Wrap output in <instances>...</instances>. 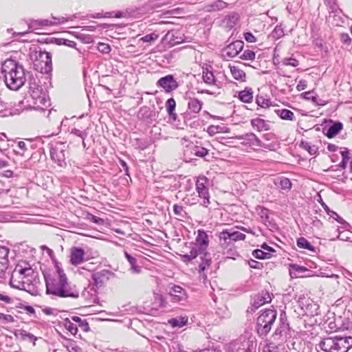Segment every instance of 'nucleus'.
<instances>
[{"label":"nucleus","mask_w":352,"mask_h":352,"mask_svg":"<svg viewBox=\"0 0 352 352\" xmlns=\"http://www.w3.org/2000/svg\"><path fill=\"white\" fill-rule=\"evenodd\" d=\"M256 346L254 338L243 336L233 343L232 352H255Z\"/></svg>","instance_id":"9"},{"label":"nucleus","mask_w":352,"mask_h":352,"mask_svg":"<svg viewBox=\"0 0 352 352\" xmlns=\"http://www.w3.org/2000/svg\"><path fill=\"white\" fill-rule=\"evenodd\" d=\"M72 320L76 322L83 331L87 332L89 331V324L85 320H82L81 318L74 316L72 317Z\"/></svg>","instance_id":"40"},{"label":"nucleus","mask_w":352,"mask_h":352,"mask_svg":"<svg viewBox=\"0 0 352 352\" xmlns=\"http://www.w3.org/2000/svg\"><path fill=\"white\" fill-rule=\"evenodd\" d=\"M173 212L175 214L180 217H184L186 214V212L184 210L183 206L175 204L173 206Z\"/></svg>","instance_id":"51"},{"label":"nucleus","mask_w":352,"mask_h":352,"mask_svg":"<svg viewBox=\"0 0 352 352\" xmlns=\"http://www.w3.org/2000/svg\"><path fill=\"white\" fill-rule=\"evenodd\" d=\"M208 183V179L205 176L198 177L196 181V191L199 198L203 200L201 204L205 207H207L210 204V194L206 186Z\"/></svg>","instance_id":"11"},{"label":"nucleus","mask_w":352,"mask_h":352,"mask_svg":"<svg viewBox=\"0 0 352 352\" xmlns=\"http://www.w3.org/2000/svg\"><path fill=\"white\" fill-rule=\"evenodd\" d=\"M72 321V318L70 319L65 318L63 322L65 328L69 331L71 334L75 336L78 332V327L76 324H74Z\"/></svg>","instance_id":"38"},{"label":"nucleus","mask_w":352,"mask_h":352,"mask_svg":"<svg viewBox=\"0 0 352 352\" xmlns=\"http://www.w3.org/2000/svg\"><path fill=\"white\" fill-rule=\"evenodd\" d=\"M276 186L280 187L283 190H289L292 188L291 181L285 177H280L274 181Z\"/></svg>","instance_id":"30"},{"label":"nucleus","mask_w":352,"mask_h":352,"mask_svg":"<svg viewBox=\"0 0 352 352\" xmlns=\"http://www.w3.org/2000/svg\"><path fill=\"white\" fill-rule=\"evenodd\" d=\"M283 64L287 66H292L294 67H297L299 65V62L298 60L294 58H285L283 60Z\"/></svg>","instance_id":"50"},{"label":"nucleus","mask_w":352,"mask_h":352,"mask_svg":"<svg viewBox=\"0 0 352 352\" xmlns=\"http://www.w3.org/2000/svg\"><path fill=\"white\" fill-rule=\"evenodd\" d=\"M252 255L258 259H265L270 257L271 254L270 252H265L262 250H255L252 252Z\"/></svg>","instance_id":"45"},{"label":"nucleus","mask_w":352,"mask_h":352,"mask_svg":"<svg viewBox=\"0 0 352 352\" xmlns=\"http://www.w3.org/2000/svg\"><path fill=\"white\" fill-rule=\"evenodd\" d=\"M55 268L56 272L52 276H45L46 293L53 298H78L80 289L68 279L64 270L57 263Z\"/></svg>","instance_id":"1"},{"label":"nucleus","mask_w":352,"mask_h":352,"mask_svg":"<svg viewBox=\"0 0 352 352\" xmlns=\"http://www.w3.org/2000/svg\"><path fill=\"white\" fill-rule=\"evenodd\" d=\"M236 139L243 140V143L245 144L271 149V145L263 143L262 141L253 133H248L245 135L237 136Z\"/></svg>","instance_id":"15"},{"label":"nucleus","mask_w":352,"mask_h":352,"mask_svg":"<svg viewBox=\"0 0 352 352\" xmlns=\"http://www.w3.org/2000/svg\"><path fill=\"white\" fill-rule=\"evenodd\" d=\"M284 36L283 29L280 26H276L274 30L272 33V36L273 38L277 40Z\"/></svg>","instance_id":"48"},{"label":"nucleus","mask_w":352,"mask_h":352,"mask_svg":"<svg viewBox=\"0 0 352 352\" xmlns=\"http://www.w3.org/2000/svg\"><path fill=\"white\" fill-rule=\"evenodd\" d=\"M302 147L307 151L309 154L314 155L317 152V147L315 146L310 145L308 142H301Z\"/></svg>","instance_id":"49"},{"label":"nucleus","mask_w":352,"mask_h":352,"mask_svg":"<svg viewBox=\"0 0 352 352\" xmlns=\"http://www.w3.org/2000/svg\"><path fill=\"white\" fill-rule=\"evenodd\" d=\"M230 72L232 77L238 80L245 81V72L236 66H230Z\"/></svg>","instance_id":"33"},{"label":"nucleus","mask_w":352,"mask_h":352,"mask_svg":"<svg viewBox=\"0 0 352 352\" xmlns=\"http://www.w3.org/2000/svg\"><path fill=\"white\" fill-rule=\"evenodd\" d=\"M0 320H3L5 323H10L13 322L14 319V317L11 315L0 313Z\"/></svg>","instance_id":"58"},{"label":"nucleus","mask_w":352,"mask_h":352,"mask_svg":"<svg viewBox=\"0 0 352 352\" xmlns=\"http://www.w3.org/2000/svg\"><path fill=\"white\" fill-rule=\"evenodd\" d=\"M65 151L66 146L63 143H57L51 148V158L60 167H64L66 165Z\"/></svg>","instance_id":"12"},{"label":"nucleus","mask_w":352,"mask_h":352,"mask_svg":"<svg viewBox=\"0 0 352 352\" xmlns=\"http://www.w3.org/2000/svg\"><path fill=\"white\" fill-rule=\"evenodd\" d=\"M41 250L43 251H45L47 255L52 258L54 259V253L52 250L47 247L46 245H42L41 247Z\"/></svg>","instance_id":"62"},{"label":"nucleus","mask_w":352,"mask_h":352,"mask_svg":"<svg viewBox=\"0 0 352 352\" xmlns=\"http://www.w3.org/2000/svg\"><path fill=\"white\" fill-rule=\"evenodd\" d=\"M276 318V311L267 309L261 313L256 320V330L259 336H265L271 330Z\"/></svg>","instance_id":"6"},{"label":"nucleus","mask_w":352,"mask_h":352,"mask_svg":"<svg viewBox=\"0 0 352 352\" xmlns=\"http://www.w3.org/2000/svg\"><path fill=\"white\" fill-rule=\"evenodd\" d=\"M209 245V239L207 233L204 230H199L197 231V236L195 239V243L192 245L191 248L196 250L200 254L201 262L199 267L200 271H204L207 267L210 265L211 258L210 254L207 252V249Z\"/></svg>","instance_id":"4"},{"label":"nucleus","mask_w":352,"mask_h":352,"mask_svg":"<svg viewBox=\"0 0 352 352\" xmlns=\"http://www.w3.org/2000/svg\"><path fill=\"white\" fill-rule=\"evenodd\" d=\"M34 68L41 74H49L52 70V55L45 51L35 52Z\"/></svg>","instance_id":"7"},{"label":"nucleus","mask_w":352,"mask_h":352,"mask_svg":"<svg viewBox=\"0 0 352 352\" xmlns=\"http://www.w3.org/2000/svg\"><path fill=\"white\" fill-rule=\"evenodd\" d=\"M34 106L32 108L35 110L44 111L49 106V100L45 98V94L36 96V100H33Z\"/></svg>","instance_id":"27"},{"label":"nucleus","mask_w":352,"mask_h":352,"mask_svg":"<svg viewBox=\"0 0 352 352\" xmlns=\"http://www.w3.org/2000/svg\"><path fill=\"white\" fill-rule=\"evenodd\" d=\"M307 81L305 80H300L298 82V84L296 86V89L298 91H300L302 90H304L307 87Z\"/></svg>","instance_id":"61"},{"label":"nucleus","mask_w":352,"mask_h":352,"mask_svg":"<svg viewBox=\"0 0 352 352\" xmlns=\"http://www.w3.org/2000/svg\"><path fill=\"white\" fill-rule=\"evenodd\" d=\"M252 89H245L239 93V98L244 102H250L253 98Z\"/></svg>","instance_id":"39"},{"label":"nucleus","mask_w":352,"mask_h":352,"mask_svg":"<svg viewBox=\"0 0 352 352\" xmlns=\"http://www.w3.org/2000/svg\"><path fill=\"white\" fill-rule=\"evenodd\" d=\"M244 38L249 43H255L256 41V37L251 32L245 33Z\"/></svg>","instance_id":"60"},{"label":"nucleus","mask_w":352,"mask_h":352,"mask_svg":"<svg viewBox=\"0 0 352 352\" xmlns=\"http://www.w3.org/2000/svg\"><path fill=\"white\" fill-rule=\"evenodd\" d=\"M68 348L70 352H81V349L75 342H71Z\"/></svg>","instance_id":"63"},{"label":"nucleus","mask_w":352,"mask_h":352,"mask_svg":"<svg viewBox=\"0 0 352 352\" xmlns=\"http://www.w3.org/2000/svg\"><path fill=\"white\" fill-rule=\"evenodd\" d=\"M21 111V109L13 107L12 102H6L0 98V116L18 115Z\"/></svg>","instance_id":"19"},{"label":"nucleus","mask_w":352,"mask_h":352,"mask_svg":"<svg viewBox=\"0 0 352 352\" xmlns=\"http://www.w3.org/2000/svg\"><path fill=\"white\" fill-rule=\"evenodd\" d=\"M184 35L178 31H168L162 38V43L168 47H173L183 43Z\"/></svg>","instance_id":"14"},{"label":"nucleus","mask_w":352,"mask_h":352,"mask_svg":"<svg viewBox=\"0 0 352 352\" xmlns=\"http://www.w3.org/2000/svg\"><path fill=\"white\" fill-rule=\"evenodd\" d=\"M243 48V42L241 41H236L229 44L223 50V56L228 58H234L236 56Z\"/></svg>","instance_id":"17"},{"label":"nucleus","mask_w":352,"mask_h":352,"mask_svg":"<svg viewBox=\"0 0 352 352\" xmlns=\"http://www.w3.org/2000/svg\"><path fill=\"white\" fill-rule=\"evenodd\" d=\"M168 294L171 297V300L173 302H180L186 298L185 290L179 285H170Z\"/></svg>","instance_id":"21"},{"label":"nucleus","mask_w":352,"mask_h":352,"mask_svg":"<svg viewBox=\"0 0 352 352\" xmlns=\"http://www.w3.org/2000/svg\"><path fill=\"white\" fill-rule=\"evenodd\" d=\"M10 250L5 246H0V278H4L8 267V254Z\"/></svg>","instance_id":"18"},{"label":"nucleus","mask_w":352,"mask_h":352,"mask_svg":"<svg viewBox=\"0 0 352 352\" xmlns=\"http://www.w3.org/2000/svg\"><path fill=\"white\" fill-rule=\"evenodd\" d=\"M176 107V102L174 98H170L167 100L166 102V109L168 114L170 116V117L173 118L174 120H176L177 115L175 113Z\"/></svg>","instance_id":"31"},{"label":"nucleus","mask_w":352,"mask_h":352,"mask_svg":"<svg viewBox=\"0 0 352 352\" xmlns=\"http://www.w3.org/2000/svg\"><path fill=\"white\" fill-rule=\"evenodd\" d=\"M203 106V102L195 98H190L188 102V109L194 113H198Z\"/></svg>","instance_id":"28"},{"label":"nucleus","mask_w":352,"mask_h":352,"mask_svg":"<svg viewBox=\"0 0 352 352\" xmlns=\"http://www.w3.org/2000/svg\"><path fill=\"white\" fill-rule=\"evenodd\" d=\"M35 274H30L29 276L23 274L22 281L24 282V287L19 288L20 290H24L30 292L33 289L34 287L32 283V279Z\"/></svg>","instance_id":"35"},{"label":"nucleus","mask_w":352,"mask_h":352,"mask_svg":"<svg viewBox=\"0 0 352 352\" xmlns=\"http://www.w3.org/2000/svg\"><path fill=\"white\" fill-rule=\"evenodd\" d=\"M89 16L94 19L110 18L113 17V12H105L104 14L102 13H95L91 14Z\"/></svg>","instance_id":"56"},{"label":"nucleus","mask_w":352,"mask_h":352,"mask_svg":"<svg viewBox=\"0 0 352 352\" xmlns=\"http://www.w3.org/2000/svg\"><path fill=\"white\" fill-rule=\"evenodd\" d=\"M1 73L7 87L12 90H18L26 80L23 65L12 59H7L3 62Z\"/></svg>","instance_id":"2"},{"label":"nucleus","mask_w":352,"mask_h":352,"mask_svg":"<svg viewBox=\"0 0 352 352\" xmlns=\"http://www.w3.org/2000/svg\"><path fill=\"white\" fill-rule=\"evenodd\" d=\"M158 87H162L166 92H170L176 89L178 83L172 75H167L160 78L157 82Z\"/></svg>","instance_id":"16"},{"label":"nucleus","mask_w":352,"mask_h":352,"mask_svg":"<svg viewBox=\"0 0 352 352\" xmlns=\"http://www.w3.org/2000/svg\"><path fill=\"white\" fill-rule=\"evenodd\" d=\"M319 345L325 352H347L352 347V337H329L324 338Z\"/></svg>","instance_id":"5"},{"label":"nucleus","mask_w":352,"mask_h":352,"mask_svg":"<svg viewBox=\"0 0 352 352\" xmlns=\"http://www.w3.org/2000/svg\"><path fill=\"white\" fill-rule=\"evenodd\" d=\"M201 69H202V74H204L206 73H212V66L210 63H204L201 65Z\"/></svg>","instance_id":"57"},{"label":"nucleus","mask_w":352,"mask_h":352,"mask_svg":"<svg viewBox=\"0 0 352 352\" xmlns=\"http://www.w3.org/2000/svg\"><path fill=\"white\" fill-rule=\"evenodd\" d=\"M271 300L272 298L269 293L267 292H262L261 293L254 296L252 302L251 309L254 311L261 306L271 302Z\"/></svg>","instance_id":"20"},{"label":"nucleus","mask_w":352,"mask_h":352,"mask_svg":"<svg viewBox=\"0 0 352 352\" xmlns=\"http://www.w3.org/2000/svg\"><path fill=\"white\" fill-rule=\"evenodd\" d=\"M327 324L330 331H337L340 329L335 321H329Z\"/></svg>","instance_id":"64"},{"label":"nucleus","mask_w":352,"mask_h":352,"mask_svg":"<svg viewBox=\"0 0 352 352\" xmlns=\"http://www.w3.org/2000/svg\"><path fill=\"white\" fill-rule=\"evenodd\" d=\"M308 272H309V270L306 267L300 266L296 264L289 265V273L294 278L303 277V274Z\"/></svg>","instance_id":"26"},{"label":"nucleus","mask_w":352,"mask_h":352,"mask_svg":"<svg viewBox=\"0 0 352 352\" xmlns=\"http://www.w3.org/2000/svg\"><path fill=\"white\" fill-rule=\"evenodd\" d=\"M223 128L221 127V126H210L208 128V133L210 135H213L216 133H221V130L223 129Z\"/></svg>","instance_id":"54"},{"label":"nucleus","mask_w":352,"mask_h":352,"mask_svg":"<svg viewBox=\"0 0 352 352\" xmlns=\"http://www.w3.org/2000/svg\"><path fill=\"white\" fill-rule=\"evenodd\" d=\"M85 252L81 248L73 247L70 251V263L73 265H78L85 261Z\"/></svg>","instance_id":"22"},{"label":"nucleus","mask_w":352,"mask_h":352,"mask_svg":"<svg viewBox=\"0 0 352 352\" xmlns=\"http://www.w3.org/2000/svg\"><path fill=\"white\" fill-rule=\"evenodd\" d=\"M71 134L80 138L82 140L83 146L85 147V139L87 135V133L85 131H80L75 128L72 130Z\"/></svg>","instance_id":"46"},{"label":"nucleus","mask_w":352,"mask_h":352,"mask_svg":"<svg viewBox=\"0 0 352 352\" xmlns=\"http://www.w3.org/2000/svg\"><path fill=\"white\" fill-rule=\"evenodd\" d=\"M114 274L108 270H102L91 274L93 287L90 290L93 292L89 295V292L85 289L82 296L86 298L88 303H96L98 300L96 289L101 288L112 277Z\"/></svg>","instance_id":"3"},{"label":"nucleus","mask_w":352,"mask_h":352,"mask_svg":"<svg viewBox=\"0 0 352 352\" xmlns=\"http://www.w3.org/2000/svg\"><path fill=\"white\" fill-rule=\"evenodd\" d=\"M99 52L103 54H108L111 51V47L108 44L100 43L98 47Z\"/></svg>","instance_id":"55"},{"label":"nucleus","mask_w":352,"mask_h":352,"mask_svg":"<svg viewBox=\"0 0 352 352\" xmlns=\"http://www.w3.org/2000/svg\"><path fill=\"white\" fill-rule=\"evenodd\" d=\"M251 125L254 129L258 132L269 131L270 129L269 121H266L260 118L252 119Z\"/></svg>","instance_id":"24"},{"label":"nucleus","mask_w":352,"mask_h":352,"mask_svg":"<svg viewBox=\"0 0 352 352\" xmlns=\"http://www.w3.org/2000/svg\"><path fill=\"white\" fill-rule=\"evenodd\" d=\"M124 256L131 265L129 268L131 273L133 274H140L142 272V267L138 265L137 259L126 251L124 252Z\"/></svg>","instance_id":"25"},{"label":"nucleus","mask_w":352,"mask_h":352,"mask_svg":"<svg viewBox=\"0 0 352 352\" xmlns=\"http://www.w3.org/2000/svg\"><path fill=\"white\" fill-rule=\"evenodd\" d=\"M53 20L48 19H38V20H31L28 23L29 29L32 30H38L41 26H52L64 24L68 21L72 20V18H65L64 16L56 17L52 16Z\"/></svg>","instance_id":"10"},{"label":"nucleus","mask_w":352,"mask_h":352,"mask_svg":"<svg viewBox=\"0 0 352 352\" xmlns=\"http://www.w3.org/2000/svg\"><path fill=\"white\" fill-rule=\"evenodd\" d=\"M25 265L24 267L20 264L17 265L12 272L10 279V285L12 287L18 289L24 287L25 283L22 281L23 274L29 276L30 274H35L34 270L28 264Z\"/></svg>","instance_id":"8"},{"label":"nucleus","mask_w":352,"mask_h":352,"mask_svg":"<svg viewBox=\"0 0 352 352\" xmlns=\"http://www.w3.org/2000/svg\"><path fill=\"white\" fill-rule=\"evenodd\" d=\"M342 129V124L341 122H336L328 129L326 135L329 138H333L338 135Z\"/></svg>","instance_id":"32"},{"label":"nucleus","mask_w":352,"mask_h":352,"mask_svg":"<svg viewBox=\"0 0 352 352\" xmlns=\"http://www.w3.org/2000/svg\"><path fill=\"white\" fill-rule=\"evenodd\" d=\"M227 7V3L222 0H217L208 6V11H216L222 10Z\"/></svg>","instance_id":"41"},{"label":"nucleus","mask_w":352,"mask_h":352,"mask_svg":"<svg viewBox=\"0 0 352 352\" xmlns=\"http://www.w3.org/2000/svg\"><path fill=\"white\" fill-rule=\"evenodd\" d=\"M255 53L252 50H245L241 56V58L243 60H254L255 58Z\"/></svg>","instance_id":"52"},{"label":"nucleus","mask_w":352,"mask_h":352,"mask_svg":"<svg viewBox=\"0 0 352 352\" xmlns=\"http://www.w3.org/2000/svg\"><path fill=\"white\" fill-rule=\"evenodd\" d=\"M189 151L190 152V153L201 157L206 156L208 153V149L195 145H192L191 147L189 148Z\"/></svg>","instance_id":"36"},{"label":"nucleus","mask_w":352,"mask_h":352,"mask_svg":"<svg viewBox=\"0 0 352 352\" xmlns=\"http://www.w3.org/2000/svg\"><path fill=\"white\" fill-rule=\"evenodd\" d=\"M289 331L290 328L289 323L287 322V319L285 318V315L281 314L278 326L272 336L274 340L278 342L285 340L289 335Z\"/></svg>","instance_id":"13"},{"label":"nucleus","mask_w":352,"mask_h":352,"mask_svg":"<svg viewBox=\"0 0 352 352\" xmlns=\"http://www.w3.org/2000/svg\"><path fill=\"white\" fill-rule=\"evenodd\" d=\"M297 246L301 249H305L311 252H315V248L304 237H300L297 239Z\"/></svg>","instance_id":"37"},{"label":"nucleus","mask_w":352,"mask_h":352,"mask_svg":"<svg viewBox=\"0 0 352 352\" xmlns=\"http://www.w3.org/2000/svg\"><path fill=\"white\" fill-rule=\"evenodd\" d=\"M188 318L186 316H180L171 318L168 320V323L173 327H182L188 323Z\"/></svg>","instance_id":"29"},{"label":"nucleus","mask_w":352,"mask_h":352,"mask_svg":"<svg viewBox=\"0 0 352 352\" xmlns=\"http://www.w3.org/2000/svg\"><path fill=\"white\" fill-rule=\"evenodd\" d=\"M202 79L205 83L209 85H215L216 79L214 76L213 72L212 73H206L204 74H202Z\"/></svg>","instance_id":"44"},{"label":"nucleus","mask_w":352,"mask_h":352,"mask_svg":"<svg viewBox=\"0 0 352 352\" xmlns=\"http://www.w3.org/2000/svg\"><path fill=\"white\" fill-rule=\"evenodd\" d=\"M44 94L41 91V89L38 87L34 88V89L30 90V96L32 98V100H36V96L39 97L41 95H43Z\"/></svg>","instance_id":"59"},{"label":"nucleus","mask_w":352,"mask_h":352,"mask_svg":"<svg viewBox=\"0 0 352 352\" xmlns=\"http://www.w3.org/2000/svg\"><path fill=\"white\" fill-rule=\"evenodd\" d=\"M276 114L283 120H294L295 118L294 113L286 109L276 110Z\"/></svg>","instance_id":"34"},{"label":"nucleus","mask_w":352,"mask_h":352,"mask_svg":"<svg viewBox=\"0 0 352 352\" xmlns=\"http://www.w3.org/2000/svg\"><path fill=\"white\" fill-rule=\"evenodd\" d=\"M159 37V34H156L155 32H153L149 34H146L144 36H142L140 40L143 42L146 43H151L157 40Z\"/></svg>","instance_id":"47"},{"label":"nucleus","mask_w":352,"mask_h":352,"mask_svg":"<svg viewBox=\"0 0 352 352\" xmlns=\"http://www.w3.org/2000/svg\"><path fill=\"white\" fill-rule=\"evenodd\" d=\"M219 237L220 240H223L224 241H226L227 239L236 241L244 240L245 239V234L238 231L230 232L228 230H224L219 233Z\"/></svg>","instance_id":"23"},{"label":"nucleus","mask_w":352,"mask_h":352,"mask_svg":"<svg viewBox=\"0 0 352 352\" xmlns=\"http://www.w3.org/2000/svg\"><path fill=\"white\" fill-rule=\"evenodd\" d=\"M329 214L331 218L336 219L340 223L343 224L344 228L349 226L348 223H346L345 221L342 217H340L336 212L331 211V212L329 213Z\"/></svg>","instance_id":"53"},{"label":"nucleus","mask_w":352,"mask_h":352,"mask_svg":"<svg viewBox=\"0 0 352 352\" xmlns=\"http://www.w3.org/2000/svg\"><path fill=\"white\" fill-rule=\"evenodd\" d=\"M256 104L262 108H267L272 105V102L270 98L263 96H257Z\"/></svg>","instance_id":"43"},{"label":"nucleus","mask_w":352,"mask_h":352,"mask_svg":"<svg viewBox=\"0 0 352 352\" xmlns=\"http://www.w3.org/2000/svg\"><path fill=\"white\" fill-rule=\"evenodd\" d=\"M198 256H200V254L197 252H196V250H194L192 248H190L189 253L181 255V257L182 260L184 262L187 263L196 258Z\"/></svg>","instance_id":"42"}]
</instances>
